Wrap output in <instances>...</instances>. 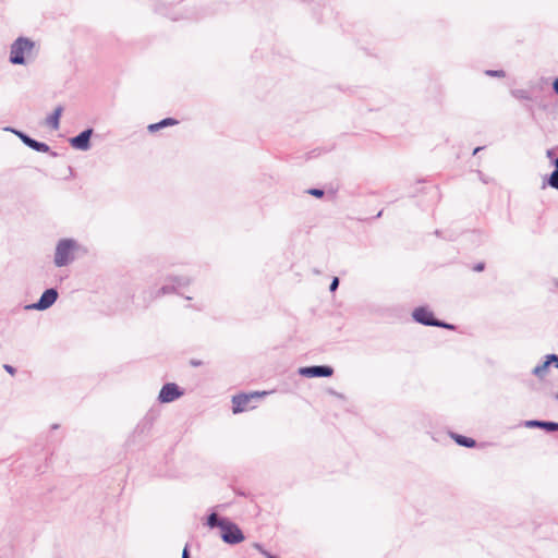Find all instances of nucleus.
Here are the masks:
<instances>
[{
    "mask_svg": "<svg viewBox=\"0 0 558 558\" xmlns=\"http://www.w3.org/2000/svg\"><path fill=\"white\" fill-rule=\"evenodd\" d=\"M35 48V43L27 37H19L13 41L10 49L9 61L15 65H25Z\"/></svg>",
    "mask_w": 558,
    "mask_h": 558,
    "instance_id": "nucleus-1",
    "label": "nucleus"
},
{
    "mask_svg": "<svg viewBox=\"0 0 558 558\" xmlns=\"http://www.w3.org/2000/svg\"><path fill=\"white\" fill-rule=\"evenodd\" d=\"M76 241L73 239H62L58 242L54 253V264L57 267L69 265L74 259V250Z\"/></svg>",
    "mask_w": 558,
    "mask_h": 558,
    "instance_id": "nucleus-2",
    "label": "nucleus"
},
{
    "mask_svg": "<svg viewBox=\"0 0 558 558\" xmlns=\"http://www.w3.org/2000/svg\"><path fill=\"white\" fill-rule=\"evenodd\" d=\"M221 539L229 545H236L244 541L245 536L242 530L232 521L228 519L223 526H221Z\"/></svg>",
    "mask_w": 558,
    "mask_h": 558,
    "instance_id": "nucleus-3",
    "label": "nucleus"
},
{
    "mask_svg": "<svg viewBox=\"0 0 558 558\" xmlns=\"http://www.w3.org/2000/svg\"><path fill=\"white\" fill-rule=\"evenodd\" d=\"M59 293L56 288L46 289L37 302L26 306L27 310L45 311L51 307L58 300Z\"/></svg>",
    "mask_w": 558,
    "mask_h": 558,
    "instance_id": "nucleus-4",
    "label": "nucleus"
},
{
    "mask_svg": "<svg viewBox=\"0 0 558 558\" xmlns=\"http://www.w3.org/2000/svg\"><path fill=\"white\" fill-rule=\"evenodd\" d=\"M298 373L306 378H326L332 376L333 368L329 365H312L300 367Z\"/></svg>",
    "mask_w": 558,
    "mask_h": 558,
    "instance_id": "nucleus-5",
    "label": "nucleus"
},
{
    "mask_svg": "<svg viewBox=\"0 0 558 558\" xmlns=\"http://www.w3.org/2000/svg\"><path fill=\"white\" fill-rule=\"evenodd\" d=\"M412 318L415 323L427 327H435L438 319L428 306H418L414 308L412 312Z\"/></svg>",
    "mask_w": 558,
    "mask_h": 558,
    "instance_id": "nucleus-6",
    "label": "nucleus"
},
{
    "mask_svg": "<svg viewBox=\"0 0 558 558\" xmlns=\"http://www.w3.org/2000/svg\"><path fill=\"white\" fill-rule=\"evenodd\" d=\"M183 390L174 383L165 384L158 395V401L161 403H170L181 396H183Z\"/></svg>",
    "mask_w": 558,
    "mask_h": 558,
    "instance_id": "nucleus-7",
    "label": "nucleus"
},
{
    "mask_svg": "<svg viewBox=\"0 0 558 558\" xmlns=\"http://www.w3.org/2000/svg\"><path fill=\"white\" fill-rule=\"evenodd\" d=\"M94 130L92 128H87L77 135L70 137L69 143L71 147L77 150L86 151L90 148V138L93 136Z\"/></svg>",
    "mask_w": 558,
    "mask_h": 558,
    "instance_id": "nucleus-8",
    "label": "nucleus"
},
{
    "mask_svg": "<svg viewBox=\"0 0 558 558\" xmlns=\"http://www.w3.org/2000/svg\"><path fill=\"white\" fill-rule=\"evenodd\" d=\"M266 395V392H254V393H251V395H247V393H239V395H235L233 396L232 398V412L234 414L236 413H241V412H244L247 410V407H248V402L251 401L252 398H255V397H260V396H264Z\"/></svg>",
    "mask_w": 558,
    "mask_h": 558,
    "instance_id": "nucleus-9",
    "label": "nucleus"
},
{
    "mask_svg": "<svg viewBox=\"0 0 558 558\" xmlns=\"http://www.w3.org/2000/svg\"><path fill=\"white\" fill-rule=\"evenodd\" d=\"M158 417V412L155 410H149L145 416L138 422L134 429L135 435H147L153 428L156 420Z\"/></svg>",
    "mask_w": 558,
    "mask_h": 558,
    "instance_id": "nucleus-10",
    "label": "nucleus"
},
{
    "mask_svg": "<svg viewBox=\"0 0 558 558\" xmlns=\"http://www.w3.org/2000/svg\"><path fill=\"white\" fill-rule=\"evenodd\" d=\"M524 425L531 428H541L546 433L558 432V423L553 421L529 420L524 422Z\"/></svg>",
    "mask_w": 558,
    "mask_h": 558,
    "instance_id": "nucleus-11",
    "label": "nucleus"
},
{
    "mask_svg": "<svg viewBox=\"0 0 558 558\" xmlns=\"http://www.w3.org/2000/svg\"><path fill=\"white\" fill-rule=\"evenodd\" d=\"M63 112V107L58 106L46 119V123L52 130H58L60 126V118Z\"/></svg>",
    "mask_w": 558,
    "mask_h": 558,
    "instance_id": "nucleus-12",
    "label": "nucleus"
},
{
    "mask_svg": "<svg viewBox=\"0 0 558 558\" xmlns=\"http://www.w3.org/2000/svg\"><path fill=\"white\" fill-rule=\"evenodd\" d=\"M27 147L38 153H47L51 157L58 156V153L51 150L48 144H46L45 142H39L35 138H32V141H29V145Z\"/></svg>",
    "mask_w": 558,
    "mask_h": 558,
    "instance_id": "nucleus-13",
    "label": "nucleus"
},
{
    "mask_svg": "<svg viewBox=\"0 0 558 558\" xmlns=\"http://www.w3.org/2000/svg\"><path fill=\"white\" fill-rule=\"evenodd\" d=\"M451 438L456 441L457 445L465 448H474L476 446V440L456 433H451Z\"/></svg>",
    "mask_w": 558,
    "mask_h": 558,
    "instance_id": "nucleus-14",
    "label": "nucleus"
},
{
    "mask_svg": "<svg viewBox=\"0 0 558 558\" xmlns=\"http://www.w3.org/2000/svg\"><path fill=\"white\" fill-rule=\"evenodd\" d=\"M178 123H179V121L175 120L174 118H165L157 123L149 124L147 129L149 132L154 133V132H157L166 126H172Z\"/></svg>",
    "mask_w": 558,
    "mask_h": 558,
    "instance_id": "nucleus-15",
    "label": "nucleus"
},
{
    "mask_svg": "<svg viewBox=\"0 0 558 558\" xmlns=\"http://www.w3.org/2000/svg\"><path fill=\"white\" fill-rule=\"evenodd\" d=\"M228 521V518L219 517L216 512H211L207 515L206 524L210 529L218 527L221 530V526L225 525V523Z\"/></svg>",
    "mask_w": 558,
    "mask_h": 558,
    "instance_id": "nucleus-16",
    "label": "nucleus"
},
{
    "mask_svg": "<svg viewBox=\"0 0 558 558\" xmlns=\"http://www.w3.org/2000/svg\"><path fill=\"white\" fill-rule=\"evenodd\" d=\"M154 10H155L156 13H159L161 15L168 16L172 21H178L180 19L178 15L172 14L170 12L171 9L168 5H166V4H162V3H159V2H155Z\"/></svg>",
    "mask_w": 558,
    "mask_h": 558,
    "instance_id": "nucleus-17",
    "label": "nucleus"
},
{
    "mask_svg": "<svg viewBox=\"0 0 558 558\" xmlns=\"http://www.w3.org/2000/svg\"><path fill=\"white\" fill-rule=\"evenodd\" d=\"M168 280L175 286V289L178 287H185V286H189L191 283V280L190 278L187 277H184V276H171V277H168Z\"/></svg>",
    "mask_w": 558,
    "mask_h": 558,
    "instance_id": "nucleus-18",
    "label": "nucleus"
},
{
    "mask_svg": "<svg viewBox=\"0 0 558 558\" xmlns=\"http://www.w3.org/2000/svg\"><path fill=\"white\" fill-rule=\"evenodd\" d=\"M548 368L549 365H546V360H544L543 363L536 365L533 368L532 374L538 377L539 379H543L546 376Z\"/></svg>",
    "mask_w": 558,
    "mask_h": 558,
    "instance_id": "nucleus-19",
    "label": "nucleus"
},
{
    "mask_svg": "<svg viewBox=\"0 0 558 558\" xmlns=\"http://www.w3.org/2000/svg\"><path fill=\"white\" fill-rule=\"evenodd\" d=\"M5 130L14 133L22 141V143L26 146L29 145V141H32V138H33L28 134H26L25 132H23L21 130H16L13 128H7Z\"/></svg>",
    "mask_w": 558,
    "mask_h": 558,
    "instance_id": "nucleus-20",
    "label": "nucleus"
},
{
    "mask_svg": "<svg viewBox=\"0 0 558 558\" xmlns=\"http://www.w3.org/2000/svg\"><path fill=\"white\" fill-rule=\"evenodd\" d=\"M511 96L519 100H531V94L526 89H512Z\"/></svg>",
    "mask_w": 558,
    "mask_h": 558,
    "instance_id": "nucleus-21",
    "label": "nucleus"
},
{
    "mask_svg": "<svg viewBox=\"0 0 558 558\" xmlns=\"http://www.w3.org/2000/svg\"><path fill=\"white\" fill-rule=\"evenodd\" d=\"M177 292V289H175V286L170 283V284H163L157 292H156V296H160V295H165V294H170V293H175Z\"/></svg>",
    "mask_w": 558,
    "mask_h": 558,
    "instance_id": "nucleus-22",
    "label": "nucleus"
},
{
    "mask_svg": "<svg viewBox=\"0 0 558 558\" xmlns=\"http://www.w3.org/2000/svg\"><path fill=\"white\" fill-rule=\"evenodd\" d=\"M547 183L553 189L558 190V169L555 168L554 171L549 174Z\"/></svg>",
    "mask_w": 558,
    "mask_h": 558,
    "instance_id": "nucleus-23",
    "label": "nucleus"
},
{
    "mask_svg": "<svg viewBox=\"0 0 558 558\" xmlns=\"http://www.w3.org/2000/svg\"><path fill=\"white\" fill-rule=\"evenodd\" d=\"M546 360V365H554L556 368H558V355L555 353H550L545 355L544 357Z\"/></svg>",
    "mask_w": 558,
    "mask_h": 558,
    "instance_id": "nucleus-24",
    "label": "nucleus"
},
{
    "mask_svg": "<svg viewBox=\"0 0 558 558\" xmlns=\"http://www.w3.org/2000/svg\"><path fill=\"white\" fill-rule=\"evenodd\" d=\"M306 193L316 198H322L325 195V191L318 187H311L306 191Z\"/></svg>",
    "mask_w": 558,
    "mask_h": 558,
    "instance_id": "nucleus-25",
    "label": "nucleus"
},
{
    "mask_svg": "<svg viewBox=\"0 0 558 558\" xmlns=\"http://www.w3.org/2000/svg\"><path fill=\"white\" fill-rule=\"evenodd\" d=\"M442 233L444 232L440 230L435 231V234L437 236H442L444 239L449 240V241H454L458 238V233L448 232V234H445V235Z\"/></svg>",
    "mask_w": 558,
    "mask_h": 558,
    "instance_id": "nucleus-26",
    "label": "nucleus"
},
{
    "mask_svg": "<svg viewBox=\"0 0 558 558\" xmlns=\"http://www.w3.org/2000/svg\"><path fill=\"white\" fill-rule=\"evenodd\" d=\"M435 327H439V328H444V329H448V330H454L456 329L454 325H452L450 323H447L445 320H440V319H437V323H436Z\"/></svg>",
    "mask_w": 558,
    "mask_h": 558,
    "instance_id": "nucleus-27",
    "label": "nucleus"
},
{
    "mask_svg": "<svg viewBox=\"0 0 558 558\" xmlns=\"http://www.w3.org/2000/svg\"><path fill=\"white\" fill-rule=\"evenodd\" d=\"M485 73L493 77H504L506 75L504 70H487Z\"/></svg>",
    "mask_w": 558,
    "mask_h": 558,
    "instance_id": "nucleus-28",
    "label": "nucleus"
},
{
    "mask_svg": "<svg viewBox=\"0 0 558 558\" xmlns=\"http://www.w3.org/2000/svg\"><path fill=\"white\" fill-rule=\"evenodd\" d=\"M339 287V278L338 277H333L331 282H330V286H329V291L330 292H335Z\"/></svg>",
    "mask_w": 558,
    "mask_h": 558,
    "instance_id": "nucleus-29",
    "label": "nucleus"
},
{
    "mask_svg": "<svg viewBox=\"0 0 558 558\" xmlns=\"http://www.w3.org/2000/svg\"><path fill=\"white\" fill-rule=\"evenodd\" d=\"M472 269H473L474 271L481 272V271H483V270L485 269V263H484V262L476 263V264L472 267Z\"/></svg>",
    "mask_w": 558,
    "mask_h": 558,
    "instance_id": "nucleus-30",
    "label": "nucleus"
},
{
    "mask_svg": "<svg viewBox=\"0 0 558 558\" xmlns=\"http://www.w3.org/2000/svg\"><path fill=\"white\" fill-rule=\"evenodd\" d=\"M322 154L320 149H313L307 154V159L315 158Z\"/></svg>",
    "mask_w": 558,
    "mask_h": 558,
    "instance_id": "nucleus-31",
    "label": "nucleus"
},
{
    "mask_svg": "<svg viewBox=\"0 0 558 558\" xmlns=\"http://www.w3.org/2000/svg\"><path fill=\"white\" fill-rule=\"evenodd\" d=\"M3 368L10 374V375H14L16 373V368L13 367L12 365H9V364H4L3 365Z\"/></svg>",
    "mask_w": 558,
    "mask_h": 558,
    "instance_id": "nucleus-32",
    "label": "nucleus"
},
{
    "mask_svg": "<svg viewBox=\"0 0 558 558\" xmlns=\"http://www.w3.org/2000/svg\"><path fill=\"white\" fill-rule=\"evenodd\" d=\"M182 558H191L190 556V549H189V545L186 544L183 548V551H182Z\"/></svg>",
    "mask_w": 558,
    "mask_h": 558,
    "instance_id": "nucleus-33",
    "label": "nucleus"
},
{
    "mask_svg": "<svg viewBox=\"0 0 558 558\" xmlns=\"http://www.w3.org/2000/svg\"><path fill=\"white\" fill-rule=\"evenodd\" d=\"M553 90L558 96V76L553 82Z\"/></svg>",
    "mask_w": 558,
    "mask_h": 558,
    "instance_id": "nucleus-34",
    "label": "nucleus"
},
{
    "mask_svg": "<svg viewBox=\"0 0 558 558\" xmlns=\"http://www.w3.org/2000/svg\"><path fill=\"white\" fill-rule=\"evenodd\" d=\"M483 148H484V147H481V146H478V147L474 148V150H473V155L478 154V151H480V150H482Z\"/></svg>",
    "mask_w": 558,
    "mask_h": 558,
    "instance_id": "nucleus-35",
    "label": "nucleus"
},
{
    "mask_svg": "<svg viewBox=\"0 0 558 558\" xmlns=\"http://www.w3.org/2000/svg\"><path fill=\"white\" fill-rule=\"evenodd\" d=\"M265 555H266L267 558H279L278 556L272 555L270 553H265Z\"/></svg>",
    "mask_w": 558,
    "mask_h": 558,
    "instance_id": "nucleus-36",
    "label": "nucleus"
},
{
    "mask_svg": "<svg viewBox=\"0 0 558 558\" xmlns=\"http://www.w3.org/2000/svg\"><path fill=\"white\" fill-rule=\"evenodd\" d=\"M525 108H526V110H527V111H530V112H532V113H533V107H532V106L526 105V106H525Z\"/></svg>",
    "mask_w": 558,
    "mask_h": 558,
    "instance_id": "nucleus-37",
    "label": "nucleus"
},
{
    "mask_svg": "<svg viewBox=\"0 0 558 558\" xmlns=\"http://www.w3.org/2000/svg\"><path fill=\"white\" fill-rule=\"evenodd\" d=\"M191 363H192V365H194V366H198V365L201 364V362H199V361H192Z\"/></svg>",
    "mask_w": 558,
    "mask_h": 558,
    "instance_id": "nucleus-38",
    "label": "nucleus"
},
{
    "mask_svg": "<svg viewBox=\"0 0 558 558\" xmlns=\"http://www.w3.org/2000/svg\"><path fill=\"white\" fill-rule=\"evenodd\" d=\"M555 168L558 169V156L557 159L555 160Z\"/></svg>",
    "mask_w": 558,
    "mask_h": 558,
    "instance_id": "nucleus-39",
    "label": "nucleus"
},
{
    "mask_svg": "<svg viewBox=\"0 0 558 558\" xmlns=\"http://www.w3.org/2000/svg\"><path fill=\"white\" fill-rule=\"evenodd\" d=\"M51 427H52V429H57L59 427V425L58 424H53Z\"/></svg>",
    "mask_w": 558,
    "mask_h": 558,
    "instance_id": "nucleus-40",
    "label": "nucleus"
},
{
    "mask_svg": "<svg viewBox=\"0 0 558 558\" xmlns=\"http://www.w3.org/2000/svg\"><path fill=\"white\" fill-rule=\"evenodd\" d=\"M383 211L380 210L375 218H379L381 216Z\"/></svg>",
    "mask_w": 558,
    "mask_h": 558,
    "instance_id": "nucleus-41",
    "label": "nucleus"
},
{
    "mask_svg": "<svg viewBox=\"0 0 558 558\" xmlns=\"http://www.w3.org/2000/svg\"><path fill=\"white\" fill-rule=\"evenodd\" d=\"M555 398L558 400V393L555 396Z\"/></svg>",
    "mask_w": 558,
    "mask_h": 558,
    "instance_id": "nucleus-42",
    "label": "nucleus"
}]
</instances>
